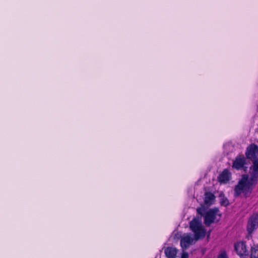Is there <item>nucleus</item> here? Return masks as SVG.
I'll return each instance as SVG.
<instances>
[{
  "mask_svg": "<svg viewBox=\"0 0 258 258\" xmlns=\"http://www.w3.org/2000/svg\"><path fill=\"white\" fill-rule=\"evenodd\" d=\"M246 158L243 154H239L233 160L232 167L237 170H243L244 172L247 170L246 166Z\"/></svg>",
  "mask_w": 258,
  "mask_h": 258,
  "instance_id": "1",
  "label": "nucleus"
},
{
  "mask_svg": "<svg viewBox=\"0 0 258 258\" xmlns=\"http://www.w3.org/2000/svg\"><path fill=\"white\" fill-rule=\"evenodd\" d=\"M219 210L217 208L210 209L205 214L204 216V223L207 226H210L215 222L216 216L221 217V214H219Z\"/></svg>",
  "mask_w": 258,
  "mask_h": 258,
  "instance_id": "2",
  "label": "nucleus"
},
{
  "mask_svg": "<svg viewBox=\"0 0 258 258\" xmlns=\"http://www.w3.org/2000/svg\"><path fill=\"white\" fill-rule=\"evenodd\" d=\"M245 158L250 161L258 158V146L255 144H251L246 149Z\"/></svg>",
  "mask_w": 258,
  "mask_h": 258,
  "instance_id": "3",
  "label": "nucleus"
},
{
  "mask_svg": "<svg viewBox=\"0 0 258 258\" xmlns=\"http://www.w3.org/2000/svg\"><path fill=\"white\" fill-rule=\"evenodd\" d=\"M258 228V214L251 215L247 222L246 229L248 234H251Z\"/></svg>",
  "mask_w": 258,
  "mask_h": 258,
  "instance_id": "4",
  "label": "nucleus"
},
{
  "mask_svg": "<svg viewBox=\"0 0 258 258\" xmlns=\"http://www.w3.org/2000/svg\"><path fill=\"white\" fill-rule=\"evenodd\" d=\"M231 173L227 169H225L218 176V180L221 184L227 183L231 179Z\"/></svg>",
  "mask_w": 258,
  "mask_h": 258,
  "instance_id": "5",
  "label": "nucleus"
},
{
  "mask_svg": "<svg viewBox=\"0 0 258 258\" xmlns=\"http://www.w3.org/2000/svg\"><path fill=\"white\" fill-rule=\"evenodd\" d=\"M234 249L240 256L246 255L247 250L245 243L244 242H237L234 244Z\"/></svg>",
  "mask_w": 258,
  "mask_h": 258,
  "instance_id": "6",
  "label": "nucleus"
},
{
  "mask_svg": "<svg viewBox=\"0 0 258 258\" xmlns=\"http://www.w3.org/2000/svg\"><path fill=\"white\" fill-rule=\"evenodd\" d=\"M193 240V238H192L189 235L183 236L181 238L180 245L182 248L186 249L188 248L190 245L191 244Z\"/></svg>",
  "mask_w": 258,
  "mask_h": 258,
  "instance_id": "7",
  "label": "nucleus"
},
{
  "mask_svg": "<svg viewBox=\"0 0 258 258\" xmlns=\"http://www.w3.org/2000/svg\"><path fill=\"white\" fill-rule=\"evenodd\" d=\"M193 232L194 233L195 239L198 240L205 236L206 231L205 228L202 226L198 229L195 230Z\"/></svg>",
  "mask_w": 258,
  "mask_h": 258,
  "instance_id": "8",
  "label": "nucleus"
},
{
  "mask_svg": "<svg viewBox=\"0 0 258 258\" xmlns=\"http://www.w3.org/2000/svg\"><path fill=\"white\" fill-rule=\"evenodd\" d=\"M204 203L206 205H211L213 204L215 200V195L211 192H206L205 194Z\"/></svg>",
  "mask_w": 258,
  "mask_h": 258,
  "instance_id": "9",
  "label": "nucleus"
},
{
  "mask_svg": "<svg viewBox=\"0 0 258 258\" xmlns=\"http://www.w3.org/2000/svg\"><path fill=\"white\" fill-rule=\"evenodd\" d=\"M164 252L168 258H175L177 254L176 249L172 247H167L165 249Z\"/></svg>",
  "mask_w": 258,
  "mask_h": 258,
  "instance_id": "10",
  "label": "nucleus"
},
{
  "mask_svg": "<svg viewBox=\"0 0 258 258\" xmlns=\"http://www.w3.org/2000/svg\"><path fill=\"white\" fill-rule=\"evenodd\" d=\"M202 226L201 222L197 218H194L189 223V227L192 232Z\"/></svg>",
  "mask_w": 258,
  "mask_h": 258,
  "instance_id": "11",
  "label": "nucleus"
},
{
  "mask_svg": "<svg viewBox=\"0 0 258 258\" xmlns=\"http://www.w3.org/2000/svg\"><path fill=\"white\" fill-rule=\"evenodd\" d=\"M250 258H258V245L251 248Z\"/></svg>",
  "mask_w": 258,
  "mask_h": 258,
  "instance_id": "12",
  "label": "nucleus"
},
{
  "mask_svg": "<svg viewBox=\"0 0 258 258\" xmlns=\"http://www.w3.org/2000/svg\"><path fill=\"white\" fill-rule=\"evenodd\" d=\"M220 204L221 206H223L225 207H227L229 205L230 203L229 200L226 197L223 196L220 200Z\"/></svg>",
  "mask_w": 258,
  "mask_h": 258,
  "instance_id": "13",
  "label": "nucleus"
},
{
  "mask_svg": "<svg viewBox=\"0 0 258 258\" xmlns=\"http://www.w3.org/2000/svg\"><path fill=\"white\" fill-rule=\"evenodd\" d=\"M197 212L199 215L201 216H203L204 215L205 210L204 208L199 207L197 209Z\"/></svg>",
  "mask_w": 258,
  "mask_h": 258,
  "instance_id": "14",
  "label": "nucleus"
},
{
  "mask_svg": "<svg viewBox=\"0 0 258 258\" xmlns=\"http://www.w3.org/2000/svg\"><path fill=\"white\" fill-rule=\"evenodd\" d=\"M218 258H228L227 253L225 251H221L218 255Z\"/></svg>",
  "mask_w": 258,
  "mask_h": 258,
  "instance_id": "15",
  "label": "nucleus"
},
{
  "mask_svg": "<svg viewBox=\"0 0 258 258\" xmlns=\"http://www.w3.org/2000/svg\"><path fill=\"white\" fill-rule=\"evenodd\" d=\"M181 258H188V254L187 252H183Z\"/></svg>",
  "mask_w": 258,
  "mask_h": 258,
  "instance_id": "16",
  "label": "nucleus"
}]
</instances>
